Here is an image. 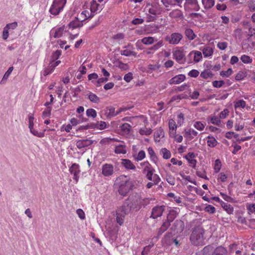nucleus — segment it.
Listing matches in <instances>:
<instances>
[{"label": "nucleus", "instance_id": "obj_36", "mask_svg": "<svg viewBox=\"0 0 255 255\" xmlns=\"http://www.w3.org/2000/svg\"><path fill=\"white\" fill-rule=\"evenodd\" d=\"M55 67L50 62L49 65L42 71V73L44 76H46L52 73Z\"/></svg>", "mask_w": 255, "mask_h": 255}, {"label": "nucleus", "instance_id": "obj_12", "mask_svg": "<svg viewBox=\"0 0 255 255\" xmlns=\"http://www.w3.org/2000/svg\"><path fill=\"white\" fill-rule=\"evenodd\" d=\"M69 172L71 174L73 175V179L75 180L76 183L78 182L80 173V166L77 163H73L69 168Z\"/></svg>", "mask_w": 255, "mask_h": 255}, {"label": "nucleus", "instance_id": "obj_22", "mask_svg": "<svg viewBox=\"0 0 255 255\" xmlns=\"http://www.w3.org/2000/svg\"><path fill=\"white\" fill-rule=\"evenodd\" d=\"M121 164L127 170H135L136 169V167L132 162L128 159H122Z\"/></svg>", "mask_w": 255, "mask_h": 255}, {"label": "nucleus", "instance_id": "obj_3", "mask_svg": "<svg viewBox=\"0 0 255 255\" xmlns=\"http://www.w3.org/2000/svg\"><path fill=\"white\" fill-rule=\"evenodd\" d=\"M145 10L148 12L147 14V22L154 21L156 20L157 15L161 13L162 8L157 3L146 4Z\"/></svg>", "mask_w": 255, "mask_h": 255}, {"label": "nucleus", "instance_id": "obj_13", "mask_svg": "<svg viewBox=\"0 0 255 255\" xmlns=\"http://www.w3.org/2000/svg\"><path fill=\"white\" fill-rule=\"evenodd\" d=\"M64 30V25L60 27L53 28L50 31V36L54 38H60L62 36Z\"/></svg>", "mask_w": 255, "mask_h": 255}, {"label": "nucleus", "instance_id": "obj_52", "mask_svg": "<svg viewBox=\"0 0 255 255\" xmlns=\"http://www.w3.org/2000/svg\"><path fill=\"white\" fill-rule=\"evenodd\" d=\"M30 132L34 135L39 137H42L44 136V132H39L38 130L35 129L33 128H29Z\"/></svg>", "mask_w": 255, "mask_h": 255}, {"label": "nucleus", "instance_id": "obj_4", "mask_svg": "<svg viewBox=\"0 0 255 255\" xmlns=\"http://www.w3.org/2000/svg\"><path fill=\"white\" fill-rule=\"evenodd\" d=\"M131 210V206L125 202L120 206L116 211V220L120 225H122L125 221V218L127 215L128 214Z\"/></svg>", "mask_w": 255, "mask_h": 255}, {"label": "nucleus", "instance_id": "obj_31", "mask_svg": "<svg viewBox=\"0 0 255 255\" xmlns=\"http://www.w3.org/2000/svg\"><path fill=\"white\" fill-rule=\"evenodd\" d=\"M213 255H228V252L224 247L219 246L215 249Z\"/></svg>", "mask_w": 255, "mask_h": 255}, {"label": "nucleus", "instance_id": "obj_44", "mask_svg": "<svg viewBox=\"0 0 255 255\" xmlns=\"http://www.w3.org/2000/svg\"><path fill=\"white\" fill-rule=\"evenodd\" d=\"M240 59L242 62L244 64H251L253 60L252 57L246 54L242 55Z\"/></svg>", "mask_w": 255, "mask_h": 255}, {"label": "nucleus", "instance_id": "obj_50", "mask_svg": "<svg viewBox=\"0 0 255 255\" xmlns=\"http://www.w3.org/2000/svg\"><path fill=\"white\" fill-rule=\"evenodd\" d=\"M152 130L150 128H143L139 130V133L141 135H149L152 133Z\"/></svg>", "mask_w": 255, "mask_h": 255}, {"label": "nucleus", "instance_id": "obj_24", "mask_svg": "<svg viewBox=\"0 0 255 255\" xmlns=\"http://www.w3.org/2000/svg\"><path fill=\"white\" fill-rule=\"evenodd\" d=\"M200 49L202 50L205 57H210L213 54V49L208 45H205Z\"/></svg>", "mask_w": 255, "mask_h": 255}, {"label": "nucleus", "instance_id": "obj_57", "mask_svg": "<svg viewBox=\"0 0 255 255\" xmlns=\"http://www.w3.org/2000/svg\"><path fill=\"white\" fill-rule=\"evenodd\" d=\"M169 136L170 137L173 138L174 140L178 143H180L183 140V136L181 135L174 133V135L170 134Z\"/></svg>", "mask_w": 255, "mask_h": 255}, {"label": "nucleus", "instance_id": "obj_43", "mask_svg": "<svg viewBox=\"0 0 255 255\" xmlns=\"http://www.w3.org/2000/svg\"><path fill=\"white\" fill-rule=\"evenodd\" d=\"M167 197L171 198V201H174L177 203H181V199L179 196H176L173 193H169L167 195Z\"/></svg>", "mask_w": 255, "mask_h": 255}, {"label": "nucleus", "instance_id": "obj_51", "mask_svg": "<svg viewBox=\"0 0 255 255\" xmlns=\"http://www.w3.org/2000/svg\"><path fill=\"white\" fill-rule=\"evenodd\" d=\"M228 177L224 172H220L218 175L217 181L220 182H225L227 181Z\"/></svg>", "mask_w": 255, "mask_h": 255}, {"label": "nucleus", "instance_id": "obj_53", "mask_svg": "<svg viewBox=\"0 0 255 255\" xmlns=\"http://www.w3.org/2000/svg\"><path fill=\"white\" fill-rule=\"evenodd\" d=\"M121 130L125 133H128L130 129L131 126L128 123H124L123 124L121 127Z\"/></svg>", "mask_w": 255, "mask_h": 255}, {"label": "nucleus", "instance_id": "obj_23", "mask_svg": "<svg viewBox=\"0 0 255 255\" xmlns=\"http://www.w3.org/2000/svg\"><path fill=\"white\" fill-rule=\"evenodd\" d=\"M183 0H161L163 5L167 8V10H169L168 7L169 6H175L177 4L181 3Z\"/></svg>", "mask_w": 255, "mask_h": 255}, {"label": "nucleus", "instance_id": "obj_18", "mask_svg": "<svg viewBox=\"0 0 255 255\" xmlns=\"http://www.w3.org/2000/svg\"><path fill=\"white\" fill-rule=\"evenodd\" d=\"M155 171L146 173L145 174L146 178L149 181L154 182L155 185H157L160 181L161 179L159 176L154 173Z\"/></svg>", "mask_w": 255, "mask_h": 255}, {"label": "nucleus", "instance_id": "obj_37", "mask_svg": "<svg viewBox=\"0 0 255 255\" xmlns=\"http://www.w3.org/2000/svg\"><path fill=\"white\" fill-rule=\"evenodd\" d=\"M177 215V213L176 211L174 210H171L169 211V213L168 214L167 216V219L166 220L167 221H169V223L172 222L176 217Z\"/></svg>", "mask_w": 255, "mask_h": 255}, {"label": "nucleus", "instance_id": "obj_42", "mask_svg": "<svg viewBox=\"0 0 255 255\" xmlns=\"http://www.w3.org/2000/svg\"><path fill=\"white\" fill-rule=\"evenodd\" d=\"M88 99L92 103L98 104L100 102V98L96 94L92 92L89 93Z\"/></svg>", "mask_w": 255, "mask_h": 255}, {"label": "nucleus", "instance_id": "obj_62", "mask_svg": "<svg viewBox=\"0 0 255 255\" xmlns=\"http://www.w3.org/2000/svg\"><path fill=\"white\" fill-rule=\"evenodd\" d=\"M229 114V111L227 109H225L219 114V118L220 119H225Z\"/></svg>", "mask_w": 255, "mask_h": 255}, {"label": "nucleus", "instance_id": "obj_27", "mask_svg": "<svg viewBox=\"0 0 255 255\" xmlns=\"http://www.w3.org/2000/svg\"><path fill=\"white\" fill-rule=\"evenodd\" d=\"M125 111L122 108L116 112L115 108L114 107L107 108L106 114L108 117H114L119 114L122 111Z\"/></svg>", "mask_w": 255, "mask_h": 255}, {"label": "nucleus", "instance_id": "obj_10", "mask_svg": "<svg viewBox=\"0 0 255 255\" xmlns=\"http://www.w3.org/2000/svg\"><path fill=\"white\" fill-rule=\"evenodd\" d=\"M114 167L113 165L109 163L104 164L102 166V174L105 177H109L113 175Z\"/></svg>", "mask_w": 255, "mask_h": 255}, {"label": "nucleus", "instance_id": "obj_11", "mask_svg": "<svg viewBox=\"0 0 255 255\" xmlns=\"http://www.w3.org/2000/svg\"><path fill=\"white\" fill-rule=\"evenodd\" d=\"M184 137L186 140L190 141L198 135V132L192 128H186L183 131Z\"/></svg>", "mask_w": 255, "mask_h": 255}, {"label": "nucleus", "instance_id": "obj_38", "mask_svg": "<svg viewBox=\"0 0 255 255\" xmlns=\"http://www.w3.org/2000/svg\"><path fill=\"white\" fill-rule=\"evenodd\" d=\"M202 2L206 9L211 8L215 4L214 0H202Z\"/></svg>", "mask_w": 255, "mask_h": 255}, {"label": "nucleus", "instance_id": "obj_8", "mask_svg": "<svg viewBox=\"0 0 255 255\" xmlns=\"http://www.w3.org/2000/svg\"><path fill=\"white\" fill-rule=\"evenodd\" d=\"M189 59L188 63H191L193 62L198 63L202 59V54L200 51L192 50L187 55Z\"/></svg>", "mask_w": 255, "mask_h": 255}, {"label": "nucleus", "instance_id": "obj_34", "mask_svg": "<svg viewBox=\"0 0 255 255\" xmlns=\"http://www.w3.org/2000/svg\"><path fill=\"white\" fill-rule=\"evenodd\" d=\"M100 8V5L96 1L93 0L91 2L90 10L91 13L94 14L95 13H97V11L99 10Z\"/></svg>", "mask_w": 255, "mask_h": 255}, {"label": "nucleus", "instance_id": "obj_61", "mask_svg": "<svg viewBox=\"0 0 255 255\" xmlns=\"http://www.w3.org/2000/svg\"><path fill=\"white\" fill-rule=\"evenodd\" d=\"M145 157V153L143 150H140L135 157V160L137 161H141Z\"/></svg>", "mask_w": 255, "mask_h": 255}, {"label": "nucleus", "instance_id": "obj_49", "mask_svg": "<svg viewBox=\"0 0 255 255\" xmlns=\"http://www.w3.org/2000/svg\"><path fill=\"white\" fill-rule=\"evenodd\" d=\"M222 164L221 161L217 159L215 161L213 168L215 173H218L221 168Z\"/></svg>", "mask_w": 255, "mask_h": 255}, {"label": "nucleus", "instance_id": "obj_7", "mask_svg": "<svg viewBox=\"0 0 255 255\" xmlns=\"http://www.w3.org/2000/svg\"><path fill=\"white\" fill-rule=\"evenodd\" d=\"M184 7L186 11H198L200 8L197 0H185Z\"/></svg>", "mask_w": 255, "mask_h": 255}, {"label": "nucleus", "instance_id": "obj_5", "mask_svg": "<svg viewBox=\"0 0 255 255\" xmlns=\"http://www.w3.org/2000/svg\"><path fill=\"white\" fill-rule=\"evenodd\" d=\"M66 3V0H54L49 12L53 15H58L63 10Z\"/></svg>", "mask_w": 255, "mask_h": 255}, {"label": "nucleus", "instance_id": "obj_30", "mask_svg": "<svg viewBox=\"0 0 255 255\" xmlns=\"http://www.w3.org/2000/svg\"><path fill=\"white\" fill-rule=\"evenodd\" d=\"M221 207L228 214L230 215L233 214L234 207L231 205L224 202H222Z\"/></svg>", "mask_w": 255, "mask_h": 255}, {"label": "nucleus", "instance_id": "obj_60", "mask_svg": "<svg viewBox=\"0 0 255 255\" xmlns=\"http://www.w3.org/2000/svg\"><path fill=\"white\" fill-rule=\"evenodd\" d=\"M51 108H50V107L46 108L44 110V111L43 112L42 118H45L47 117H50V116L51 115Z\"/></svg>", "mask_w": 255, "mask_h": 255}, {"label": "nucleus", "instance_id": "obj_26", "mask_svg": "<svg viewBox=\"0 0 255 255\" xmlns=\"http://www.w3.org/2000/svg\"><path fill=\"white\" fill-rule=\"evenodd\" d=\"M168 126L169 128V134L174 135V133H176L177 125L173 119L169 120Z\"/></svg>", "mask_w": 255, "mask_h": 255}, {"label": "nucleus", "instance_id": "obj_29", "mask_svg": "<svg viewBox=\"0 0 255 255\" xmlns=\"http://www.w3.org/2000/svg\"><path fill=\"white\" fill-rule=\"evenodd\" d=\"M169 15L172 18L174 19H181L183 17L182 11L179 9H175L172 10L169 13Z\"/></svg>", "mask_w": 255, "mask_h": 255}, {"label": "nucleus", "instance_id": "obj_9", "mask_svg": "<svg viewBox=\"0 0 255 255\" xmlns=\"http://www.w3.org/2000/svg\"><path fill=\"white\" fill-rule=\"evenodd\" d=\"M173 58L179 64L186 61L185 54L183 50L177 49L173 51Z\"/></svg>", "mask_w": 255, "mask_h": 255}, {"label": "nucleus", "instance_id": "obj_64", "mask_svg": "<svg viewBox=\"0 0 255 255\" xmlns=\"http://www.w3.org/2000/svg\"><path fill=\"white\" fill-rule=\"evenodd\" d=\"M205 211L210 214H213L215 212V208L211 205H208L205 208Z\"/></svg>", "mask_w": 255, "mask_h": 255}, {"label": "nucleus", "instance_id": "obj_59", "mask_svg": "<svg viewBox=\"0 0 255 255\" xmlns=\"http://www.w3.org/2000/svg\"><path fill=\"white\" fill-rule=\"evenodd\" d=\"M220 195L222 196V197L227 202L233 203L235 201L234 199L232 197L227 195L225 193L220 192Z\"/></svg>", "mask_w": 255, "mask_h": 255}, {"label": "nucleus", "instance_id": "obj_58", "mask_svg": "<svg viewBox=\"0 0 255 255\" xmlns=\"http://www.w3.org/2000/svg\"><path fill=\"white\" fill-rule=\"evenodd\" d=\"M233 70L231 68H229L226 71H222L220 72V75L222 77H228L233 73Z\"/></svg>", "mask_w": 255, "mask_h": 255}, {"label": "nucleus", "instance_id": "obj_1", "mask_svg": "<svg viewBox=\"0 0 255 255\" xmlns=\"http://www.w3.org/2000/svg\"><path fill=\"white\" fill-rule=\"evenodd\" d=\"M115 185L118 189L119 194L123 197L128 195L132 187L131 182L125 175H121L118 177L116 180Z\"/></svg>", "mask_w": 255, "mask_h": 255}, {"label": "nucleus", "instance_id": "obj_25", "mask_svg": "<svg viewBox=\"0 0 255 255\" xmlns=\"http://www.w3.org/2000/svg\"><path fill=\"white\" fill-rule=\"evenodd\" d=\"M140 165L143 167V173L144 174L155 171L154 169L153 168L151 165L148 161L142 162L140 163Z\"/></svg>", "mask_w": 255, "mask_h": 255}, {"label": "nucleus", "instance_id": "obj_48", "mask_svg": "<svg viewBox=\"0 0 255 255\" xmlns=\"http://www.w3.org/2000/svg\"><path fill=\"white\" fill-rule=\"evenodd\" d=\"M210 123L216 126H219L221 124L220 118L216 115H213L210 117Z\"/></svg>", "mask_w": 255, "mask_h": 255}, {"label": "nucleus", "instance_id": "obj_33", "mask_svg": "<svg viewBox=\"0 0 255 255\" xmlns=\"http://www.w3.org/2000/svg\"><path fill=\"white\" fill-rule=\"evenodd\" d=\"M115 152L116 154H126L127 153L126 146L123 144L116 146Z\"/></svg>", "mask_w": 255, "mask_h": 255}, {"label": "nucleus", "instance_id": "obj_20", "mask_svg": "<svg viewBox=\"0 0 255 255\" xmlns=\"http://www.w3.org/2000/svg\"><path fill=\"white\" fill-rule=\"evenodd\" d=\"M164 137L163 129L160 127L158 128L154 133V140L155 142H159Z\"/></svg>", "mask_w": 255, "mask_h": 255}, {"label": "nucleus", "instance_id": "obj_55", "mask_svg": "<svg viewBox=\"0 0 255 255\" xmlns=\"http://www.w3.org/2000/svg\"><path fill=\"white\" fill-rule=\"evenodd\" d=\"M116 66L123 70H127L129 69L128 64L124 63L122 61H118V65H117Z\"/></svg>", "mask_w": 255, "mask_h": 255}, {"label": "nucleus", "instance_id": "obj_40", "mask_svg": "<svg viewBox=\"0 0 255 255\" xmlns=\"http://www.w3.org/2000/svg\"><path fill=\"white\" fill-rule=\"evenodd\" d=\"M185 34L186 37L190 40H193L196 37L193 30L190 28H187L185 30Z\"/></svg>", "mask_w": 255, "mask_h": 255}, {"label": "nucleus", "instance_id": "obj_15", "mask_svg": "<svg viewBox=\"0 0 255 255\" xmlns=\"http://www.w3.org/2000/svg\"><path fill=\"white\" fill-rule=\"evenodd\" d=\"M83 20H81V18L76 17L74 19L69 22L68 25L69 29L73 30L82 27L83 25Z\"/></svg>", "mask_w": 255, "mask_h": 255}, {"label": "nucleus", "instance_id": "obj_39", "mask_svg": "<svg viewBox=\"0 0 255 255\" xmlns=\"http://www.w3.org/2000/svg\"><path fill=\"white\" fill-rule=\"evenodd\" d=\"M160 153L164 159H168L171 157V154L170 151L166 148H161Z\"/></svg>", "mask_w": 255, "mask_h": 255}, {"label": "nucleus", "instance_id": "obj_19", "mask_svg": "<svg viewBox=\"0 0 255 255\" xmlns=\"http://www.w3.org/2000/svg\"><path fill=\"white\" fill-rule=\"evenodd\" d=\"M185 79V76L183 74H179L178 75H176L174 77L172 78L168 81V83L170 85L173 84H178Z\"/></svg>", "mask_w": 255, "mask_h": 255}, {"label": "nucleus", "instance_id": "obj_56", "mask_svg": "<svg viewBox=\"0 0 255 255\" xmlns=\"http://www.w3.org/2000/svg\"><path fill=\"white\" fill-rule=\"evenodd\" d=\"M174 225H175V226L180 227V229H177V231H176V233L181 232V231H183L184 225V223L182 221L177 220L174 222Z\"/></svg>", "mask_w": 255, "mask_h": 255}, {"label": "nucleus", "instance_id": "obj_45", "mask_svg": "<svg viewBox=\"0 0 255 255\" xmlns=\"http://www.w3.org/2000/svg\"><path fill=\"white\" fill-rule=\"evenodd\" d=\"M93 15L94 14L91 13L90 14L88 10H84L80 13L79 17L81 18V20H83V21H84L88 18L93 16Z\"/></svg>", "mask_w": 255, "mask_h": 255}, {"label": "nucleus", "instance_id": "obj_32", "mask_svg": "<svg viewBox=\"0 0 255 255\" xmlns=\"http://www.w3.org/2000/svg\"><path fill=\"white\" fill-rule=\"evenodd\" d=\"M207 145L210 147H214L218 144V141L213 136L209 135L206 137Z\"/></svg>", "mask_w": 255, "mask_h": 255}, {"label": "nucleus", "instance_id": "obj_46", "mask_svg": "<svg viewBox=\"0 0 255 255\" xmlns=\"http://www.w3.org/2000/svg\"><path fill=\"white\" fill-rule=\"evenodd\" d=\"M141 42L145 45H150L153 43L154 39L153 37L149 36L143 38L141 39Z\"/></svg>", "mask_w": 255, "mask_h": 255}, {"label": "nucleus", "instance_id": "obj_16", "mask_svg": "<svg viewBox=\"0 0 255 255\" xmlns=\"http://www.w3.org/2000/svg\"><path fill=\"white\" fill-rule=\"evenodd\" d=\"M124 48H126V49L121 51L120 53L122 55L126 56H136L137 53L133 51L134 48L132 45L128 44L127 46H125Z\"/></svg>", "mask_w": 255, "mask_h": 255}, {"label": "nucleus", "instance_id": "obj_47", "mask_svg": "<svg viewBox=\"0 0 255 255\" xmlns=\"http://www.w3.org/2000/svg\"><path fill=\"white\" fill-rule=\"evenodd\" d=\"M246 103L243 100H239L234 103L235 109L244 108L246 107Z\"/></svg>", "mask_w": 255, "mask_h": 255}, {"label": "nucleus", "instance_id": "obj_63", "mask_svg": "<svg viewBox=\"0 0 255 255\" xmlns=\"http://www.w3.org/2000/svg\"><path fill=\"white\" fill-rule=\"evenodd\" d=\"M217 47L222 50L226 49L228 46V43L226 42H220L217 45Z\"/></svg>", "mask_w": 255, "mask_h": 255}, {"label": "nucleus", "instance_id": "obj_28", "mask_svg": "<svg viewBox=\"0 0 255 255\" xmlns=\"http://www.w3.org/2000/svg\"><path fill=\"white\" fill-rule=\"evenodd\" d=\"M193 126L194 128L199 131H202L204 129L206 123L199 121H194L192 122Z\"/></svg>", "mask_w": 255, "mask_h": 255}, {"label": "nucleus", "instance_id": "obj_6", "mask_svg": "<svg viewBox=\"0 0 255 255\" xmlns=\"http://www.w3.org/2000/svg\"><path fill=\"white\" fill-rule=\"evenodd\" d=\"M183 38L182 35L178 32H174L171 33L170 35L166 36L165 37V40L169 44L177 45L179 44Z\"/></svg>", "mask_w": 255, "mask_h": 255}, {"label": "nucleus", "instance_id": "obj_17", "mask_svg": "<svg viewBox=\"0 0 255 255\" xmlns=\"http://www.w3.org/2000/svg\"><path fill=\"white\" fill-rule=\"evenodd\" d=\"M195 157L196 156L193 152H189L185 156V158L188 161L189 166L194 169H196L197 162Z\"/></svg>", "mask_w": 255, "mask_h": 255}, {"label": "nucleus", "instance_id": "obj_21", "mask_svg": "<svg viewBox=\"0 0 255 255\" xmlns=\"http://www.w3.org/2000/svg\"><path fill=\"white\" fill-rule=\"evenodd\" d=\"M93 143V140L86 139L84 140H79L77 141L76 143V146L79 149H82L83 148L87 147Z\"/></svg>", "mask_w": 255, "mask_h": 255}, {"label": "nucleus", "instance_id": "obj_14", "mask_svg": "<svg viewBox=\"0 0 255 255\" xmlns=\"http://www.w3.org/2000/svg\"><path fill=\"white\" fill-rule=\"evenodd\" d=\"M164 206H156L152 209L150 217L153 219H157L160 217L165 210Z\"/></svg>", "mask_w": 255, "mask_h": 255}, {"label": "nucleus", "instance_id": "obj_54", "mask_svg": "<svg viewBox=\"0 0 255 255\" xmlns=\"http://www.w3.org/2000/svg\"><path fill=\"white\" fill-rule=\"evenodd\" d=\"M86 115L88 117L95 118L97 117V112L93 109H88L86 111Z\"/></svg>", "mask_w": 255, "mask_h": 255}, {"label": "nucleus", "instance_id": "obj_35", "mask_svg": "<svg viewBox=\"0 0 255 255\" xmlns=\"http://www.w3.org/2000/svg\"><path fill=\"white\" fill-rule=\"evenodd\" d=\"M170 225V223H169V221L166 220L165 222H164L160 228L159 229L158 233V235H161L164 232H165L168 229Z\"/></svg>", "mask_w": 255, "mask_h": 255}, {"label": "nucleus", "instance_id": "obj_41", "mask_svg": "<svg viewBox=\"0 0 255 255\" xmlns=\"http://www.w3.org/2000/svg\"><path fill=\"white\" fill-rule=\"evenodd\" d=\"M213 248L211 246L205 247L202 251L203 255H213Z\"/></svg>", "mask_w": 255, "mask_h": 255}, {"label": "nucleus", "instance_id": "obj_2", "mask_svg": "<svg viewBox=\"0 0 255 255\" xmlns=\"http://www.w3.org/2000/svg\"><path fill=\"white\" fill-rule=\"evenodd\" d=\"M205 231L203 228L197 227L193 230L190 240L191 243L196 246H203L205 244Z\"/></svg>", "mask_w": 255, "mask_h": 255}]
</instances>
